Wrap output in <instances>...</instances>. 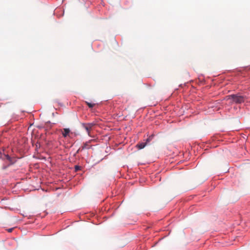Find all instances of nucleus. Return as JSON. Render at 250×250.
Here are the masks:
<instances>
[{
    "label": "nucleus",
    "instance_id": "obj_1",
    "mask_svg": "<svg viewBox=\"0 0 250 250\" xmlns=\"http://www.w3.org/2000/svg\"><path fill=\"white\" fill-rule=\"evenodd\" d=\"M226 99L227 101H229V103L231 104L235 103L239 104L244 102L246 97L240 94H232L227 96L226 97Z\"/></svg>",
    "mask_w": 250,
    "mask_h": 250
},
{
    "label": "nucleus",
    "instance_id": "obj_2",
    "mask_svg": "<svg viewBox=\"0 0 250 250\" xmlns=\"http://www.w3.org/2000/svg\"><path fill=\"white\" fill-rule=\"evenodd\" d=\"M95 125V124L94 123H82L81 124L82 127L85 129L89 136H90V130Z\"/></svg>",
    "mask_w": 250,
    "mask_h": 250
},
{
    "label": "nucleus",
    "instance_id": "obj_3",
    "mask_svg": "<svg viewBox=\"0 0 250 250\" xmlns=\"http://www.w3.org/2000/svg\"><path fill=\"white\" fill-rule=\"evenodd\" d=\"M152 138V137H149V138H148L146 140V142H142V143H138L137 145H136V146L139 149H143L144 148L146 145L147 143L148 142H149V141L151 140Z\"/></svg>",
    "mask_w": 250,
    "mask_h": 250
},
{
    "label": "nucleus",
    "instance_id": "obj_4",
    "mask_svg": "<svg viewBox=\"0 0 250 250\" xmlns=\"http://www.w3.org/2000/svg\"><path fill=\"white\" fill-rule=\"evenodd\" d=\"M62 133L63 137H66L68 136H69V134L70 133V130L69 128H63L62 130Z\"/></svg>",
    "mask_w": 250,
    "mask_h": 250
},
{
    "label": "nucleus",
    "instance_id": "obj_5",
    "mask_svg": "<svg viewBox=\"0 0 250 250\" xmlns=\"http://www.w3.org/2000/svg\"><path fill=\"white\" fill-rule=\"evenodd\" d=\"M85 103L89 108H92L95 105V104H92L88 102H85Z\"/></svg>",
    "mask_w": 250,
    "mask_h": 250
},
{
    "label": "nucleus",
    "instance_id": "obj_6",
    "mask_svg": "<svg viewBox=\"0 0 250 250\" xmlns=\"http://www.w3.org/2000/svg\"><path fill=\"white\" fill-rule=\"evenodd\" d=\"M5 157H6V159L10 162V164H12L13 163L11 162V158H10V157L9 155H5Z\"/></svg>",
    "mask_w": 250,
    "mask_h": 250
},
{
    "label": "nucleus",
    "instance_id": "obj_7",
    "mask_svg": "<svg viewBox=\"0 0 250 250\" xmlns=\"http://www.w3.org/2000/svg\"><path fill=\"white\" fill-rule=\"evenodd\" d=\"M87 146V144H84L83 146H82L81 148H82V150H83L85 149L86 147V146Z\"/></svg>",
    "mask_w": 250,
    "mask_h": 250
},
{
    "label": "nucleus",
    "instance_id": "obj_8",
    "mask_svg": "<svg viewBox=\"0 0 250 250\" xmlns=\"http://www.w3.org/2000/svg\"><path fill=\"white\" fill-rule=\"evenodd\" d=\"M82 150V148H80L76 152V154L75 155H76V154H78L80 151Z\"/></svg>",
    "mask_w": 250,
    "mask_h": 250
},
{
    "label": "nucleus",
    "instance_id": "obj_9",
    "mask_svg": "<svg viewBox=\"0 0 250 250\" xmlns=\"http://www.w3.org/2000/svg\"><path fill=\"white\" fill-rule=\"evenodd\" d=\"M13 228L9 229H8V231L9 232H12V230H13Z\"/></svg>",
    "mask_w": 250,
    "mask_h": 250
},
{
    "label": "nucleus",
    "instance_id": "obj_10",
    "mask_svg": "<svg viewBox=\"0 0 250 250\" xmlns=\"http://www.w3.org/2000/svg\"><path fill=\"white\" fill-rule=\"evenodd\" d=\"M75 169H76V170H78L79 169V167L77 166H75Z\"/></svg>",
    "mask_w": 250,
    "mask_h": 250
}]
</instances>
